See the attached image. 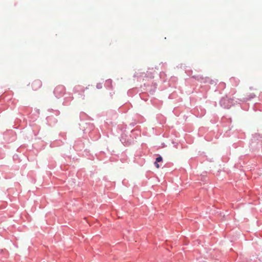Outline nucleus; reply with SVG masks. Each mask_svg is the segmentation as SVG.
I'll return each instance as SVG.
<instances>
[{"instance_id": "4", "label": "nucleus", "mask_w": 262, "mask_h": 262, "mask_svg": "<svg viewBox=\"0 0 262 262\" xmlns=\"http://www.w3.org/2000/svg\"><path fill=\"white\" fill-rule=\"evenodd\" d=\"M163 161V158L161 156H159L156 159V161L154 163V164H155V166L157 167V168H159L160 166H159V165L158 164L159 162H162Z\"/></svg>"}, {"instance_id": "5", "label": "nucleus", "mask_w": 262, "mask_h": 262, "mask_svg": "<svg viewBox=\"0 0 262 262\" xmlns=\"http://www.w3.org/2000/svg\"><path fill=\"white\" fill-rule=\"evenodd\" d=\"M82 146L83 147L84 144L83 143H81Z\"/></svg>"}, {"instance_id": "1", "label": "nucleus", "mask_w": 262, "mask_h": 262, "mask_svg": "<svg viewBox=\"0 0 262 262\" xmlns=\"http://www.w3.org/2000/svg\"><path fill=\"white\" fill-rule=\"evenodd\" d=\"M136 136L133 132H123L120 137V141L125 146L130 145L134 142Z\"/></svg>"}, {"instance_id": "3", "label": "nucleus", "mask_w": 262, "mask_h": 262, "mask_svg": "<svg viewBox=\"0 0 262 262\" xmlns=\"http://www.w3.org/2000/svg\"><path fill=\"white\" fill-rule=\"evenodd\" d=\"M89 136L93 141L98 140L100 138L99 132H89Z\"/></svg>"}, {"instance_id": "6", "label": "nucleus", "mask_w": 262, "mask_h": 262, "mask_svg": "<svg viewBox=\"0 0 262 262\" xmlns=\"http://www.w3.org/2000/svg\"><path fill=\"white\" fill-rule=\"evenodd\" d=\"M74 146H75V148H77V145H76V144H75Z\"/></svg>"}, {"instance_id": "2", "label": "nucleus", "mask_w": 262, "mask_h": 262, "mask_svg": "<svg viewBox=\"0 0 262 262\" xmlns=\"http://www.w3.org/2000/svg\"><path fill=\"white\" fill-rule=\"evenodd\" d=\"M41 85L42 82L38 79L35 80L31 83L32 88L34 91L38 90L39 88H41Z\"/></svg>"}]
</instances>
